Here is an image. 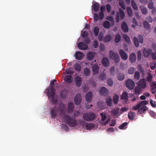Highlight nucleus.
I'll return each mask as SVG.
<instances>
[{
  "label": "nucleus",
  "instance_id": "nucleus-19",
  "mask_svg": "<svg viewBox=\"0 0 156 156\" xmlns=\"http://www.w3.org/2000/svg\"><path fill=\"white\" fill-rule=\"evenodd\" d=\"M136 54L134 53H132L129 56V60L130 62L132 63H135L136 62Z\"/></svg>",
  "mask_w": 156,
  "mask_h": 156
},
{
  "label": "nucleus",
  "instance_id": "nucleus-31",
  "mask_svg": "<svg viewBox=\"0 0 156 156\" xmlns=\"http://www.w3.org/2000/svg\"><path fill=\"white\" fill-rule=\"evenodd\" d=\"M106 102L108 105L110 106L112 105V100L110 96L106 98Z\"/></svg>",
  "mask_w": 156,
  "mask_h": 156
},
{
  "label": "nucleus",
  "instance_id": "nucleus-62",
  "mask_svg": "<svg viewBox=\"0 0 156 156\" xmlns=\"http://www.w3.org/2000/svg\"><path fill=\"white\" fill-rule=\"evenodd\" d=\"M156 66V63L155 62L151 63L150 65L151 69L152 70L154 69Z\"/></svg>",
  "mask_w": 156,
  "mask_h": 156
},
{
  "label": "nucleus",
  "instance_id": "nucleus-47",
  "mask_svg": "<svg viewBox=\"0 0 156 156\" xmlns=\"http://www.w3.org/2000/svg\"><path fill=\"white\" fill-rule=\"evenodd\" d=\"M140 9L143 14L145 15L147 13V9L146 7L144 6H141L140 7Z\"/></svg>",
  "mask_w": 156,
  "mask_h": 156
},
{
  "label": "nucleus",
  "instance_id": "nucleus-22",
  "mask_svg": "<svg viewBox=\"0 0 156 156\" xmlns=\"http://www.w3.org/2000/svg\"><path fill=\"white\" fill-rule=\"evenodd\" d=\"M95 53L93 52H88L87 54V59L89 61L92 60L94 59L95 57Z\"/></svg>",
  "mask_w": 156,
  "mask_h": 156
},
{
  "label": "nucleus",
  "instance_id": "nucleus-32",
  "mask_svg": "<svg viewBox=\"0 0 156 156\" xmlns=\"http://www.w3.org/2000/svg\"><path fill=\"white\" fill-rule=\"evenodd\" d=\"M121 99L127 101L128 100V94L125 92H124L121 96Z\"/></svg>",
  "mask_w": 156,
  "mask_h": 156
},
{
  "label": "nucleus",
  "instance_id": "nucleus-36",
  "mask_svg": "<svg viewBox=\"0 0 156 156\" xmlns=\"http://www.w3.org/2000/svg\"><path fill=\"white\" fill-rule=\"evenodd\" d=\"M74 68L76 71L80 72L81 71V67L79 64L76 63L74 66Z\"/></svg>",
  "mask_w": 156,
  "mask_h": 156
},
{
  "label": "nucleus",
  "instance_id": "nucleus-56",
  "mask_svg": "<svg viewBox=\"0 0 156 156\" xmlns=\"http://www.w3.org/2000/svg\"><path fill=\"white\" fill-rule=\"evenodd\" d=\"M103 37V33L102 32H100L98 36V39L99 41H101L102 40Z\"/></svg>",
  "mask_w": 156,
  "mask_h": 156
},
{
  "label": "nucleus",
  "instance_id": "nucleus-64",
  "mask_svg": "<svg viewBox=\"0 0 156 156\" xmlns=\"http://www.w3.org/2000/svg\"><path fill=\"white\" fill-rule=\"evenodd\" d=\"M151 55L153 60H155L156 59V52H155L154 53L152 52Z\"/></svg>",
  "mask_w": 156,
  "mask_h": 156
},
{
  "label": "nucleus",
  "instance_id": "nucleus-25",
  "mask_svg": "<svg viewBox=\"0 0 156 156\" xmlns=\"http://www.w3.org/2000/svg\"><path fill=\"white\" fill-rule=\"evenodd\" d=\"M93 72L94 74H96L98 73V72L99 67L98 64H96L94 65H92L91 67Z\"/></svg>",
  "mask_w": 156,
  "mask_h": 156
},
{
  "label": "nucleus",
  "instance_id": "nucleus-34",
  "mask_svg": "<svg viewBox=\"0 0 156 156\" xmlns=\"http://www.w3.org/2000/svg\"><path fill=\"white\" fill-rule=\"evenodd\" d=\"M131 3L133 8L135 10H137L138 8L137 4L134 0H131Z\"/></svg>",
  "mask_w": 156,
  "mask_h": 156
},
{
  "label": "nucleus",
  "instance_id": "nucleus-24",
  "mask_svg": "<svg viewBox=\"0 0 156 156\" xmlns=\"http://www.w3.org/2000/svg\"><path fill=\"white\" fill-rule=\"evenodd\" d=\"M68 92L67 90L64 89L61 90L60 92V96L63 99L66 98V97L67 94Z\"/></svg>",
  "mask_w": 156,
  "mask_h": 156
},
{
  "label": "nucleus",
  "instance_id": "nucleus-60",
  "mask_svg": "<svg viewBox=\"0 0 156 156\" xmlns=\"http://www.w3.org/2000/svg\"><path fill=\"white\" fill-rule=\"evenodd\" d=\"M100 115L101 116V121H105L107 118L106 115L105 114L103 115L102 113L100 114Z\"/></svg>",
  "mask_w": 156,
  "mask_h": 156
},
{
  "label": "nucleus",
  "instance_id": "nucleus-26",
  "mask_svg": "<svg viewBox=\"0 0 156 156\" xmlns=\"http://www.w3.org/2000/svg\"><path fill=\"white\" fill-rule=\"evenodd\" d=\"M109 61L106 57L103 58L102 60V64L105 67H107L109 66Z\"/></svg>",
  "mask_w": 156,
  "mask_h": 156
},
{
  "label": "nucleus",
  "instance_id": "nucleus-46",
  "mask_svg": "<svg viewBox=\"0 0 156 156\" xmlns=\"http://www.w3.org/2000/svg\"><path fill=\"white\" fill-rule=\"evenodd\" d=\"M140 77V74L138 71H136L135 73L134 78L136 80H138Z\"/></svg>",
  "mask_w": 156,
  "mask_h": 156
},
{
  "label": "nucleus",
  "instance_id": "nucleus-2",
  "mask_svg": "<svg viewBox=\"0 0 156 156\" xmlns=\"http://www.w3.org/2000/svg\"><path fill=\"white\" fill-rule=\"evenodd\" d=\"M62 118H63L65 123L69 126L74 127L77 126V121L73 116H70L69 115H66Z\"/></svg>",
  "mask_w": 156,
  "mask_h": 156
},
{
  "label": "nucleus",
  "instance_id": "nucleus-16",
  "mask_svg": "<svg viewBox=\"0 0 156 156\" xmlns=\"http://www.w3.org/2000/svg\"><path fill=\"white\" fill-rule=\"evenodd\" d=\"M78 47L80 49L84 50L87 49L88 48L87 45L84 42H80L79 43Z\"/></svg>",
  "mask_w": 156,
  "mask_h": 156
},
{
  "label": "nucleus",
  "instance_id": "nucleus-23",
  "mask_svg": "<svg viewBox=\"0 0 156 156\" xmlns=\"http://www.w3.org/2000/svg\"><path fill=\"white\" fill-rule=\"evenodd\" d=\"M64 80L65 82L69 83H71L73 82L72 76L66 75L65 76Z\"/></svg>",
  "mask_w": 156,
  "mask_h": 156
},
{
  "label": "nucleus",
  "instance_id": "nucleus-49",
  "mask_svg": "<svg viewBox=\"0 0 156 156\" xmlns=\"http://www.w3.org/2000/svg\"><path fill=\"white\" fill-rule=\"evenodd\" d=\"M119 6L122 9H125L126 6H125L124 2L123 0H121V1H120V2H119Z\"/></svg>",
  "mask_w": 156,
  "mask_h": 156
},
{
  "label": "nucleus",
  "instance_id": "nucleus-54",
  "mask_svg": "<svg viewBox=\"0 0 156 156\" xmlns=\"http://www.w3.org/2000/svg\"><path fill=\"white\" fill-rule=\"evenodd\" d=\"M140 103H138L136 105H135L133 108V109L134 110H138L140 107Z\"/></svg>",
  "mask_w": 156,
  "mask_h": 156
},
{
  "label": "nucleus",
  "instance_id": "nucleus-38",
  "mask_svg": "<svg viewBox=\"0 0 156 156\" xmlns=\"http://www.w3.org/2000/svg\"><path fill=\"white\" fill-rule=\"evenodd\" d=\"M121 36L119 34H117L115 37L114 41L116 43H119L121 40Z\"/></svg>",
  "mask_w": 156,
  "mask_h": 156
},
{
  "label": "nucleus",
  "instance_id": "nucleus-51",
  "mask_svg": "<svg viewBox=\"0 0 156 156\" xmlns=\"http://www.w3.org/2000/svg\"><path fill=\"white\" fill-rule=\"evenodd\" d=\"M152 75L150 73H148V76H147V81L150 83L152 81Z\"/></svg>",
  "mask_w": 156,
  "mask_h": 156
},
{
  "label": "nucleus",
  "instance_id": "nucleus-40",
  "mask_svg": "<svg viewBox=\"0 0 156 156\" xmlns=\"http://www.w3.org/2000/svg\"><path fill=\"white\" fill-rule=\"evenodd\" d=\"M119 99V96L117 94H115L113 97V101L114 103L116 104L118 103Z\"/></svg>",
  "mask_w": 156,
  "mask_h": 156
},
{
  "label": "nucleus",
  "instance_id": "nucleus-27",
  "mask_svg": "<svg viewBox=\"0 0 156 156\" xmlns=\"http://www.w3.org/2000/svg\"><path fill=\"white\" fill-rule=\"evenodd\" d=\"M100 4L98 3L95 2L93 3L92 8L95 12H97L98 11Z\"/></svg>",
  "mask_w": 156,
  "mask_h": 156
},
{
  "label": "nucleus",
  "instance_id": "nucleus-28",
  "mask_svg": "<svg viewBox=\"0 0 156 156\" xmlns=\"http://www.w3.org/2000/svg\"><path fill=\"white\" fill-rule=\"evenodd\" d=\"M148 109V108L145 106H143L141 108H140L138 111V112L140 114H141L143 113H144Z\"/></svg>",
  "mask_w": 156,
  "mask_h": 156
},
{
  "label": "nucleus",
  "instance_id": "nucleus-57",
  "mask_svg": "<svg viewBox=\"0 0 156 156\" xmlns=\"http://www.w3.org/2000/svg\"><path fill=\"white\" fill-rule=\"evenodd\" d=\"M137 59L139 61H140L141 58V53L140 51H138L137 53Z\"/></svg>",
  "mask_w": 156,
  "mask_h": 156
},
{
  "label": "nucleus",
  "instance_id": "nucleus-1",
  "mask_svg": "<svg viewBox=\"0 0 156 156\" xmlns=\"http://www.w3.org/2000/svg\"><path fill=\"white\" fill-rule=\"evenodd\" d=\"M56 80H51L49 87L45 91V93H47L51 102L53 105L56 104L57 103V100L55 98V96L56 91L54 87L55 82L56 83Z\"/></svg>",
  "mask_w": 156,
  "mask_h": 156
},
{
  "label": "nucleus",
  "instance_id": "nucleus-10",
  "mask_svg": "<svg viewBox=\"0 0 156 156\" xmlns=\"http://www.w3.org/2000/svg\"><path fill=\"white\" fill-rule=\"evenodd\" d=\"M58 109L56 108V106L51 108L50 110V114L52 118L54 119L56 118L58 114Z\"/></svg>",
  "mask_w": 156,
  "mask_h": 156
},
{
  "label": "nucleus",
  "instance_id": "nucleus-48",
  "mask_svg": "<svg viewBox=\"0 0 156 156\" xmlns=\"http://www.w3.org/2000/svg\"><path fill=\"white\" fill-rule=\"evenodd\" d=\"M118 78L119 80H122L124 78V75L123 73H119L118 75Z\"/></svg>",
  "mask_w": 156,
  "mask_h": 156
},
{
  "label": "nucleus",
  "instance_id": "nucleus-3",
  "mask_svg": "<svg viewBox=\"0 0 156 156\" xmlns=\"http://www.w3.org/2000/svg\"><path fill=\"white\" fill-rule=\"evenodd\" d=\"M84 120L87 122H90L96 119L95 114L93 112H89L84 113L83 115Z\"/></svg>",
  "mask_w": 156,
  "mask_h": 156
},
{
  "label": "nucleus",
  "instance_id": "nucleus-11",
  "mask_svg": "<svg viewBox=\"0 0 156 156\" xmlns=\"http://www.w3.org/2000/svg\"><path fill=\"white\" fill-rule=\"evenodd\" d=\"M82 100L81 95L80 94H77L75 97L74 101L75 104L76 105H80Z\"/></svg>",
  "mask_w": 156,
  "mask_h": 156
},
{
  "label": "nucleus",
  "instance_id": "nucleus-53",
  "mask_svg": "<svg viewBox=\"0 0 156 156\" xmlns=\"http://www.w3.org/2000/svg\"><path fill=\"white\" fill-rule=\"evenodd\" d=\"M128 125L127 122H125L123 123H122V125H120L119 128L120 129H125L126 127L125 128L126 126Z\"/></svg>",
  "mask_w": 156,
  "mask_h": 156
},
{
  "label": "nucleus",
  "instance_id": "nucleus-17",
  "mask_svg": "<svg viewBox=\"0 0 156 156\" xmlns=\"http://www.w3.org/2000/svg\"><path fill=\"white\" fill-rule=\"evenodd\" d=\"M144 56L145 57H148L152 52V50L151 49H146L144 48L143 51Z\"/></svg>",
  "mask_w": 156,
  "mask_h": 156
},
{
  "label": "nucleus",
  "instance_id": "nucleus-5",
  "mask_svg": "<svg viewBox=\"0 0 156 156\" xmlns=\"http://www.w3.org/2000/svg\"><path fill=\"white\" fill-rule=\"evenodd\" d=\"M125 16L124 11L123 10L120 8L119 9V11L117 12L116 13V21L117 23H118L119 21V19L121 20H123Z\"/></svg>",
  "mask_w": 156,
  "mask_h": 156
},
{
  "label": "nucleus",
  "instance_id": "nucleus-63",
  "mask_svg": "<svg viewBox=\"0 0 156 156\" xmlns=\"http://www.w3.org/2000/svg\"><path fill=\"white\" fill-rule=\"evenodd\" d=\"M74 73L73 71H71L70 69H67L66 70V73L67 74L71 75Z\"/></svg>",
  "mask_w": 156,
  "mask_h": 156
},
{
  "label": "nucleus",
  "instance_id": "nucleus-30",
  "mask_svg": "<svg viewBox=\"0 0 156 156\" xmlns=\"http://www.w3.org/2000/svg\"><path fill=\"white\" fill-rule=\"evenodd\" d=\"M85 127L87 129L90 130L92 128L94 127V125L91 123H87Z\"/></svg>",
  "mask_w": 156,
  "mask_h": 156
},
{
  "label": "nucleus",
  "instance_id": "nucleus-33",
  "mask_svg": "<svg viewBox=\"0 0 156 156\" xmlns=\"http://www.w3.org/2000/svg\"><path fill=\"white\" fill-rule=\"evenodd\" d=\"M90 73V71L89 69L88 68H85L83 70V74L85 76H89Z\"/></svg>",
  "mask_w": 156,
  "mask_h": 156
},
{
  "label": "nucleus",
  "instance_id": "nucleus-44",
  "mask_svg": "<svg viewBox=\"0 0 156 156\" xmlns=\"http://www.w3.org/2000/svg\"><path fill=\"white\" fill-rule=\"evenodd\" d=\"M119 113V110L117 109H113L111 111V113L112 115L115 116L118 115Z\"/></svg>",
  "mask_w": 156,
  "mask_h": 156
},
{
  "label": "nucleus",
  "instance_id": "nucleus-37",
  "mask_svg": "<svg viewBox=\"0 0 156 156\" xmlns=\"http://www.w3.org/2000/svg\"><path fill=\"white\" fill-rule=\"evenodd\" d=\"M128 16L130 17H131L133 15L132 10L131 8L128 7L126 8Z\"/></svg>",
  "mask_w": 156,
  "mask_h": 156
},
{
  "label": "nucleus",
  "instance_id": "nucleus-52",
  "mask_svg": "<svg viewBox=\"0 0 156 156\" xmlns=\"http://www.w3.org/2000/svg\"><path fill=\"white\" fill-rule=\"evenodd\" d=\"M135 69L133 67H130L128 70V72L129 74H132L133 73Z\"/></svg>",
  "mask_w": 156,
  "mask_h": 156
},
{
  "label": "nucleus",
  "instance_id": "nucleus-18",
  "mask_svg": "<svg viewBox=\"0 0 156 156\" xmlns=\"http://www.w3.org/2000/svg\"><path fill=\"white\" fill-rule=\"evenodd\" d=\"M74 107L73 103L70 102L69 103L68 106V112L70 113L73 112L74 109Z\"/></svg>",
  "mask_w": 156,
  "mask_h": 156
},
{
  "label": "nucleus",
  "instance_id": "nucleus-12",
  "mask_svg": "<svg viewBox=\"0 0 156 156\" xmlns=\"http://www.w3.org/2000/svg\"><path fill=\"white\" fill-rule=\"evenodd\" d=\"M119 52L121 58L123 60H126L127 59L128 57V55L122 49H120Z\"/></svg>",
  "mask_w": 156,
  "mask_h": 156
},
{
  "label": "nucleus",
  "instance_id": "nucleus-61",
  "mask_svg": "<svg viewBox=\"0 0 156 156\" xmlns=\"http://www.w3.org/2000/svg\"><path fill=\"white\" fill-rule=\"evenodd\" d=\"M107 83L108 85L110 86H112L113 84V81L111 79H109L108 80Z\"/></svg>",
  "mask_w": 156,
  "mask_h": 156
},
{
  "label": "nucleus",
  "instance_id": "nucleus-35",
  "mask_svg": "<svg viewBox=\"0 0 156 156\" xmlns=\"http://www.w3.org/2000/svg\"><path fill=\"white\" fill-rule=\"evenodd\" d=\"M135 114L133 112H129L128 114V117L130 120H133L135 117Z\"/></svg>",
  "mask_w": 156,
  "mask_h": 156
},
{
  "label": "nucleus",
  "instance_id": "nucleus-29",
  "mask_svg": "<svg viewBox=\"0 0 156 156\" xmlns=\"http://www.w3.org/2000/svg\"><path fill=\"white\" fill-rule=\"evenodd\" d=\"M106 75L105 73H102L99 75L98 79L104 81L106 79Z\"/></svg>",
  "mask_w": 156,
  "mask_h": 156
},
{
  "label": "nucleus",
  "instance_id": "nucleus-58",
  "mask_svg": "<svg viewBox=\"0 0 156 156\" xmlns=\"http://www.w3.org/2000/svg\"><path fill=\"white\" fill-rule=\"evenodd\" d=\"M61 127L62 129H64L66 131H68L69 130V127L67 126L65 124H62L61 126Z\"/></svg>",
  "mask_w": 156,
  "mask_h": 156
},
{
  "label": "nucleus",
  "instance_id": "nucleus-4",
  "mask_svg": "<svg viewBox=\"0 0 156 156\" xmlns=\"http://www.w3.org/2000/svg\"><path fill=\"white\" fill-rule=\"evenodd\" d=\"M133 41L135 46L138 47L139 46V43L142 44L144 42V37L143 36L139 34L138 36V37H134L133 39Z\"/></svg>",
  "mask_w": 156,
  "mask_h": 156
},
{
  "label": "nucleus",
  "instance_id": "nucleus-43",
  "mask_svg": "<svg viewBox=\"0 0 156 156\" xmlns=\"http://www.w3.org/2000/svg\"><path fill=\"white\" fill-rule=\"evenodd\" d=\"M112 39V36L111 35H108L105 36L104 38V41L105 42H107L110 41Z\"/></svg>",
  "mask_w": 156,
  "mask_h": 156
},
{
  "label": "nucleus",
  "instance_id": "nucleus-50",
  "mask_svg": "<svg viewBox=\"0 0 156 156\" xmlns=\"http://www.w3.org/2000/svg\"><path fill=\"white\" fill-rule=\"evenodd\" d=\"M141 89L139 87H136L134 89L135 94H140L141 91Z\"/></svg>",
  "mask_w": 156,
  "mask_h": 156
},
{
  "label": "nucleus",
  "instance_id": "nucleus-21",
  "mask_svg": "<svg viewBox=\"0 0 156 156\" xmlns=\"http://www.w3.org/2000/svg\"><path fill=\"white\" fill-rule=\"evenodd\" d=\"M75 56L76 59L80 60L83 58L84 54L81 52L77 51L75 52Z\"/></svg>",
  "mask_w": 156,
  "mask_h": 156
},
{
  "label": "nucleus",
  "instance_id": "nucleus-45",
  "mask_svg": "<svg viewBox=\"0 0 156 156\" xmlns=\"http://www.w3.org/2000/svg\"><path fill=\"white\" fill-rule=\"evenodd\" d=\"M143 24L144 27L146 29L148 30H149L150 29V25L148 22L147 21H144L143 23Z\"/></svg>",
  "mask_w": 156,
  "mask_h": 156
},
{
  "label": "nucleus",
  "instance_id": "nucleus-42",
  "mask_svg": "<svg viewBox=\"0 0 156 156\" xmlns=\"http://www.w3.org/2000/svg\"><path fill=\"white\" fill-rule=\"evenodd\" d=\"M103 26L105 28H108L110 27V23L109 21H106L104 22Z\"/></svg>",
  "mask_w": 156,
  "mask_h": 156
},
{
  "label": "nucleus",
  "instance_id": "nucleus-8",
  "mask_svg": "<svg viewBox=\"0 0 156 156\" xmlns=\"http://www.w3.org/2000/svg\"><path fill=\"white\" fill-rule=\"evenodd\" d=\"M146 82L145 79H141L137 83V85L140 88L144 89L146 86Z\"/></svg>",
  "mask_w": 156,
  "mask_h": 156
},
{
  "label": "nucleus",
  "instance_id": "nucleus-6",
  "mask_svg": "<svg viewBox=\"0 0 156 156\" xmlns=\"http://www.w3.org/2000/svg\"><path fill=\"white\" fill-rule=\"evenodd\" d=\"M109 55L111 58L114 60L115 63H118L119 62L120 58L118 54L115 52H114L112 50L109 51Z\"/></svg>",
  "mask_w": 156,
  "mask_h": 156
},
{
  "label": "nucleus",
  "instance_id": "nucleus-59",
  "mask_svg": "<svg viewBox=\"0 0 156 156\" xmlns=\"http://www.w3.org/2000/svg\"><path fill=\"white\" fill-rule=\"evenodd\" d=\"M150 114L151 116L155 119V117L156 116V114L155 112L153 111H151L150 112Z\"/></svg>",
  "mask_w": 156,
  "mask_h": 156
},
{
  "label": "nucleus",
  "instance_id": "nucleus-39",
  "mask_svg": "<svg viewBox=\"0 0 156 156\" xmlns=\"http://www.w3.org/2000/svg\"><path fill=\"white\" fill-rule=\"evenodd\" d=\"M123 37L124 40L128 43L129 44L130 42V41L129 37L126 34H124L123 35Z\"/></svg>",
  "mask_w": 156,
  "mask_h": 156
},
{
  "label": "nucleus",
  "instance_id": "nucleus-41",
  "mask_svg": "<svg viewBox=\"0 0 156 156\" xmlns=\"http://www.w3.org/2000/svg\"><path fill=\"white\" fill-rule=\"evenodd\" d=\"M99 28L98 27H95L94 28V32L95 37L98 36L99 33Z\"/></svg>",
  "mask_w": 156,
  "mask_h": 156
},
{
  "label": "nucleus",
  "instance_id": "nucleus-20",
  "mask_svg": "<svg viewBox=\"0 0 156 156\" xmlns=\"http://www.w3.org/2000/svg\"><path fill=\"white\" fill-rule=\"evenodd\" d=\"M92 95L91 91H89L87 93L85 96V99L87 102H90L91 101Z\"/></svg>",
  "mask_w": 156,
  "mask_h": 156
},
{
  "label": "nucleus",
  "instance_id": "nucleus-7",
  "mask_svg": "<svg viewBox=\"0 0 156 156\" xmlns=\"http://www.w3.org/2000/svg\"><path fill=\"white\" fill-rule=\"evenodd\" d=\"M134 82L131 79H128L126 82V87L129 89L133 90L135 87Z\"/></svg>",
  "mask_w": 156,
  "mask_h": 156
},
{
  "label": "nucleus",
  "instance_id": "nucleus-13",
  "mask_svg": "<svg viewBox=\"0 0 156 156\" xmlns=\"http://www.w3.org/2000/svg\"><path fill=\"white\" fill-rule=\"evenodd\" d=\"M108 90L105 87H101L99 90L100 94L104 96H106L108 93Z\"/></svg>",
  "mask_w": 156,
  "mask_h": 156
},
{
  "label": "nucleus",
  "instance_id": "nucleus-55",
  "mask_svg": "<svg viewBox=\"0 0 156 156\" xmlns=\"http://www.w3.org/2000/svg\"><path fill=\"white\" fill-rule=\"evenodd\" d=\"M150 104L151 106L153 108H155L156 106L155 102V101H153L152 99L150 100Z\"/></svg>",
  "mask_w": 156,
  "mask_h": 156
},
{
  "label": "nucleus",
  "instance_id": "nucleus-14",
  "mask_svg": "<svg viewBox=\"0 0 156 156\" xmlns=\"http://www.w3.org/2000/svg\"><path fill=\"white\" fill-rule=\"evenodd\" d=\"M75 80L76 85L78 87H80L82 83V78L79 76H77L75 78Z\"/></svg>",
  "mask_w": 156,
  "mask_h": 156
},
{
  "label": "nucleus",
  "instance_id": "nucleus-9",
  "mask_svg": "<svg viewBox=\"0 0 156 156\" xmlns=\"http://www.w3.org/2000/svg\"><path fill=\"white\" fill-rule=\"evenodd\" d=\"M66 108L65 105L63 104H61L59 105L58 110L60 111V116L62 117L66 115L65 113Z\"/></svg>",
  "mask_w": 156,
  "mask_h": 156
},
{
  "label": "nucleus",
  "instance_id": "nucleus-15",
  "mask_svg": "<svg viewBox=\"0 0 156 156\" xmlns=\"http://www.w3.org/2000/svg\"><path fill=\"white\" fill-rule=\"evenodd\" d=\"M121 28L122 30L125 33H127L129 31L128 25L125 22H123L122 23Z\"/></svg>",
  "mask_w": 156,
  "mask_h": 156
}]
</instances>
